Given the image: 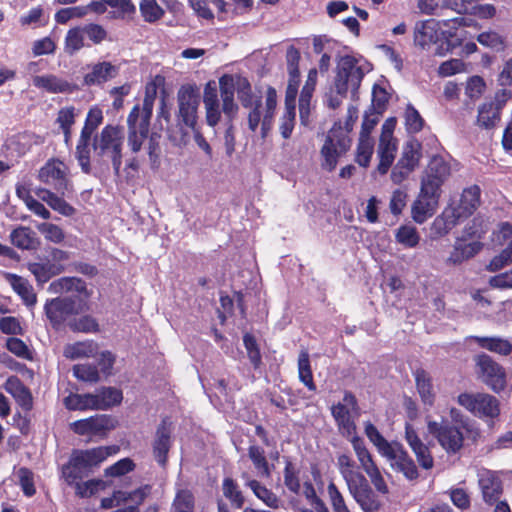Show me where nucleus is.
<instances>
[{"label":"nucleus","instance_id":"obj_48","mask_svg":"<svg viewBox=\"0 0 512 512\" xmlns=\"http://www.w3.org/2000/svg\"><path fill=\"white\" fill-rule=\"evenodd\" d=\"M364 428L367 438L376 447L381 456H383L396 443L395 441H387L371 422H366Z\"/></svg>","mask_w":512,"mask_h":512},{"label":"nucleus","instance_id":"obj_26","mask_svg":"<svg viewBox=\"0 0 512 512\" xmlns=\"http://www.w3.org/2000/svg\"><path fill=\"white\" fill-rule=\"evenodd\" d=\"M478 477L484 500L489 503L496 501L502 492L501 482L498 477L494 472L486 469L480 470Z\"/></svg>","mask_w":512,"mask_h":512},{"label":"nucleus","instance_id":"obj_58","mask_svg":"<svg viewBox=\"0 0 512 512\" xmlns=\"http://www.w3.org/2000/svg\"><path fill=\"white\" fill-rule=\"evenodd\" d=\"M171 512H194V497L188 490H180L177 492L172 506Z\"/></svg>","mask_w":512,"mask_h":512},{"label":"nucleus","instance_id":"obj_44","mask_svg":"<svg viewBox=\"0 0 512 512\" xmlns=\"http://www.w3.org/2000/svg\"><path fill=\"white\" fill-rule=\"evenodd\" d=\"M246 485L253 491L254 495L263 501V503L268 507L273 509L279 507V498L272 491L261 485L257 480L247 478Z\"/></svg>","mask_w":512,"mask_h":512},{"label":"nucleus","instance_id":"obj_14","mask_svg":"<svg viewBox=\"0 0 512 512\" xmlns=\"http://www.w3.org/2000/svg\"><path fill=\"white\" fill-rule=\"evenodd\" d=\"M151 117L139 114V105H135L127 117V145L131 152L138 153L146 141Z\"/></svg>","mask_w":512,"mask_h":512},{"label":"nucleus","instance_id":"obj_55","mask_svg":"<svg viewBox=\"0 0 512 512\" xmlns=\"http://www.w3.org/2000/svg\"><path fill=\"white\" fill-rule=\"evenodd\" d=\"M295 126V104L285 103V110L280 118L279 131L284 139L290 138Z\"/></svg>","mask_w":512,"mask_h":512},{"label":"nucleus","instance_id":"obj_62","mask_svg":"<svg viewBox=\"0 0 512 512\" xmlns=\"http://www.w3.org/2000/svg\"><path fill=\"white\" fill-rule=\"evenodd\" d=\"M242 79L243 77L240 76L223 75L219 79L221 98L234 97L235 92H237L240 87L239 80Z\"/></svg>","mask_w":512,"mask_h":512},{"label":"nucleus","instance_id":"obj_31","mask_svg":"<svg viewBox=\"0 0 512 512\" xmlns=\"http://www.w3.org/2000/svg\"><path fill=\"white\" fill-rule=\"evenodd\" d=\"M481 247V244L477 241L466 242L458 239L454 244L447 262L454 265L460 264L476 255L481 250Z\"/></svg>","mask_w":512,"mask_h":512},{"label":"nucleus","instance_id":"obj_39","mask_svg":"<svg viewBox=\"0 0 512 512\" xmlns=\"http://www.w3.org/2000/svg\"><path fill=\"white\" fill-rule=\"evenodd\" d=\"M473 339L478 343V345L487 349L491 352L500 354V355H509L512 351V344L503 338L500 337H478L475 336Z\"/></svg>","mask_w":512,"mask_h":512},{"label":"nucleus","instance_id":"obj_59","mask_svg":"<svg viewBox=\"0 0 512 512\" xmlns=\"http://www.w3.org/2000/svg\"><path fill=\"white\" fill-rule=\"evenodd\" d=\"M107 484L101 479H92L85 482H76L75 488L77 495L81 497H90L106 488Z\"/></svg>","mask_w":512,"mask_h":512},{"label":"nucleus","instance_id":"obj_12","mask_svg":"<svg viewBox=\"0 0 512 512\" xmlns=\"http://www.w3.org/2000/svg\"><path fill=\"white\" fill-rule=\"evenodd\" d=\"M351 443L360 467L369 477L375 489L382 494L388 493L389 489L383 475L373 460L371 453L366 448L363 440L359 437H353Z\"/></svg>","mask_w":512,"mask_h":512},{"label":"nucleus","instance_id":"obj_29","mask_svg":"<svg viewBox=\"0 0 512 512\" xmlns=\"http://www.w3.org/2000/svg\"><path fill=\"white\" fill-rule=\"evenodd\" d=\"M10 239L14 246L22 250H37L41 245L36 233L25 226L14 229L10 234Z\"/></svg>","mask_w":512,"mask_h":512},{"label":"nucleus","instance_id":"obj_3","mask_svg":"<svg viewBox=\"0 0 512 512\" xmlns=\"http://www.w3.org/2000/svg\"><path fill=\"white\" fill-rule=\"evenodd\" d=\"M123 131L120 127L106 125L100 133L94 135L92 148L99 163L110 161L116 174L122 165Z\"/></svg>","mask_w":512,"mask_h":512},{"label":"nucleus","instance_id":"obj_63","mask_svg":"<svg viewBox=\"0 0 512 512\" xmlns=\"http://www.w3.org/2000/svg\"><path fill=\"white\" fill-rule=\"evenodd\" d=\"M73 375L81 381L95 383L99 377V371L91 364H77L73 367Z\"/></svg>","mask_w":512,"mask_h":512},{"label":"nucleus","instance_id":"obj_32","mask_svg":"<svg viewBox=\"0 0 512 512\" xmlns=\"http://www.w3.org/2000/svg\"><path fill=\"white\" fill-rule=\"evenodd\" d=\"M4 278L27 305L33 306L36 303L33 287L26 279L11 273H5Z\"/></svg>","mask_w":512,"mask_h":512},{"label":"nucleus","instance_id":"obj_7","mask_svg":"<svg viewBox=\"0 0 512 512\" xmlns=\"http://www.w3.org/2000/svg\"><path fill=\"white\" fill-rule=\"evenodd\" d=\"M351 146V139L342 129L340 123H336L329 130L320 150V165L325 171L335 170L338 159L344 155Z\"/></svg>","mask_w":512,"mask_h":512},{"label":"nucleus","instance_id":"obj_23","mask_svg":"<svg viewBox=\"0 0 512 512\" xmlns=\"http://www.w3.org/2000/svg\"><path fill=\"white\" fill-rule=\"evenodd\" d=\"M347 489L363 512H377L379 510L381 502L369 486L366 478Z\"/></svg>","mask_w":512,"mask_h":512},{"label":"nucleus","instance_id":"obj_18","mask_svg":"<svg viewBox=\"0 0 512 512\" xmlns=\"http://www.w3.org/2000/svg\"><path fill=\"white\" fill-rule=\"evenodd\" d=\"M382 457L387 459L392 470L402 473L407 480L417 479V467L399 442H396Z\"/></svg>","mask_w":512,"mask_h":512},{"label":"nucleus","instance_id":"obj_43","mask_svg":"<svg viewBox=\"0 0 512 512\" xmlns=\"http://www.w3.org/2000/svg\"><path fill=\"white\" fill-rule=\"evenodd\" d=\"M420 158L421 144L417 140H410L404 145L398 162L414 170L418 166Z\"/></svg>","mask_w":512,"mask_h":512},{"label":"nucleus","instance_id":"obj_57","mask_svg":"<svg viewBox=\"0 0 512 512\" xmlns=\"http://www.w3.org/2000/svg\"><path fill=\"white\" fill-rule=\"evenodd\" d=\"M239 84L237 95L244 108L248 109L261 104L260 98L252 93L251 85L246 78L239 80Z\"/></svg>","mask_w":512,"mask_h":512},{"label":"nucleus","instance_id":"obj_15","mask_svg":"<svg viewBox=\"0 0 512 512\" xmlns=\"http://www.w3.org/2000/svg\"><path fill=\"white\" fill-rule=\"evenodd\" d=\"M476 365L482 381L494 392L500 393L506 388L505 369L490 356L481 354L476 357Z\"/></svg>","mask_w":512,"mask_h":512},{"label":"nucleus","instance_id":"obj_11","mask_svg":"<svg viewBox=\"0 0 512 512\" xmlns=\"http://www.w3.org/2000/svg\"><path fill=\"white\" fill-rule=\"evenodd\" d=\"M351 443L360 467L369 477L375 489L382 494L388 493L389 489L383 475L373 460L371 453L366 448L363 440L359 437H353Z\"/></svg>","mask_w":512,"mask_h":512},{"label":"nucleus","instance_id":"obj_33","mask_svg":"<svg viewBox=\"0 0 512 512\" xmlns=\"http://www.w3.org/2000/svg\"><path fill=\"white\" fill-rule=\"evenodd\" d=\"M171 429L165 422L158 428L153 445L154 456L160 465H165L170 448Z\"/></svg>","mask_w":512,"mask_h":512},{"label":"nucleus","instance_id":"obj_1","mask_svg":"<svg viewBox=\"0 0 512 512\" xmlns=\"http://www.w3.org/2000/svg\"><path fill=\"white\" fill-rule=\"evenodd\" d=\"M48 291L52 294H73L70 297L55 298L47 301L45 312L54 326L62 324L72 315L88 310L90 292L85 282L79 278H59L49 285Z\"/></svg>","mask_w":512,"mask_h":512},{"label":"nucleus","instance_id":"obj_17","mask_svg":"<svg viewBox=\"0 0 512 512\" xmlns=\"http://www.w3.org/2000/svg\"><path fill=\"white\" fill-rule=\"evenodd\" d=\"M38 178L44 184L52 187L62 195L69 187L68 167L59 160H49L38 173Z\"/></svg>","mask_w":512,"mask_h":512},{"label":"nucleus","instance_id":"obj_28","mask_svg":"<svg viewBox=\"0 0 512 512\" xmlns=\"http://www.w3.org/2000/svg\"><path fill=\"white\" fill-rule=\"evenodd\" d=\"M95 130L84 124L76 146V158L84 173L90 172V142Z\"/></svg>","mask_w":512,"mask_h":512},{"label":"nucleus","instance_id":"obj_50","mask_svg":"<svg viewBox=\"0 0 512 512\" xmlns=\"http://www.w3.org/2000/svg\"><path fill=\"white\" fill-rule=\"evenodd\" d=\"M249 458L251 459L257 474L263 478H269L271 475L270 466L264 455V450L259 446H250L248 451Z\"/></svg>","mask_w":512,"mask_h":512},{"label":"nucleus","instance_id":"obj_38","mask_svg":"<svg viewBox=\"0 0 512 512\" xmlns=\"http://www.w3.org/2000/svg\"><path fill=\"white\" fill-rule=\"evenodd\" d=\"M277 106V93L272 87H269L266 91L265 99V111L262 120L261 137L264 139L272 128V121Z\"/></svg>","mask_w":512,"mask_h":512},{"label":"nucleus","instance_id":"obj_16","mask_svg":"<svg viewBox=\"0 0 512 512\" xmlns=\"http://www.w3.org/2000/svg\"><path fill=\"white\" fill-rule=\"evenodd\" d=\"M116 426V421L108 415H95L69 424L70 429L81 436H104Z\"/></svg>","mask_w":512,"mask_h":512},{"label":"nucleus","instance_id":"obj_9","mask_svg":"<svg viewBox=\"0 0 512 512\" xmlns=\"http://www.w3.org/2000/svg\"><path fill=\"white\" fill-rule=\"evenodd\" d=\"M396 127V119L388 118L385 120L381 127V135L377 148V156L379 164L377 171L384 175L386 174L395 160L397 151V141L394 138V130Z\"/></svg>","mask_w":512,"mask_h":512},{"label":"nucleus","instance_id":"obj_53","mask_svg":"<svg viewBox=\"0 0 512 512\" xmlns=\"http://www.w3.org/2000/svg\"><path fill=\"white\" fill-rule=\"evenodd\" d=\"M298 374L300 381L311 391H315L316 386L313 382L312 371L310 367L309 354L307 351H301L298 358Z\"/></svg>","mask_w":512,"mask_h":512},{"label":"nucleus","instance_id":"obj_45","mask_svg":"<svg viewBox=\"0 0 512 512\" xmlns=\"http://www.w3.org/2000/svg\"><path fill=\"white\" fill-rule=\"evenodd\" d=\"M476 40L480 45L496 52L504 51L507 47L505 37L493 30L478 34Z\"/></svg>","mask_w":512,"mask_h":512},{"label":"nucleus","instance_id":"obj_42","mask_svg":"<svg viewBox=\"0 0 512 512\" xmlns=\"http://www.w3.org/2000/svg\"><path fill=\"white\" fill-rule=\"evenodd\" d=\"M96 399L97 410H106L122 401V392L116 388H103L93 393Z\"/></svg>","mask_w":512,"mask_h":512},{"label":"nucleus","instance_id":"obj_51","mask_svg":"<svg viewBox=\"0 0 512 512\" xmlns=\"http://www.w3.org/2000/svg\"><path fill=\"white\" fill-rule=\"evenodd\" d=\"M396 241L406 248H414L419 244L420 235L411 225L400 226L395 233Z\"/></svg>","mask_w":512,"mask_h":512},{"label":"nucleus","instance_id":"obj_60","mask_svg":"<svg viewBox=\"0 0 512 512\" xmlns=\"http://www.w3.org/2000/svg\"><path fill=\"white\" fill-rule=\"evenodd\" d=\"M36 228L44 236V238L47 241H50L52 243H55V244L61 243L65 238V234H64L63 230L59 226H57L53 223H48V222L39 223L36 226Z\"/></svg>","mask_w":512,"mask_h":512},{"label":"nucleus","instance_id":"obj_2","mask_svg":"<svg viewBox=\"0 0 512 512\" xmlns=\"http://www.w3.org/2000/svg\"><path fill=\"white\" fill-rule=\"evenodd\" d=\"M371 69V64L361 56H340L337 60L334 91L342 97L350 93L356 99L362 79Z\"/></svg>","mask_w":512,"mask_h":512},{"label":"nucleus","instance_id":"obj_41","mask_svg":"<svg viewBox=\"0 0 512 512\" xmlns=\"http://www.w3.org/2000/svg\"><path fill=\"white\" fill-rule=\"evenodd\" d=\"M28 269L37 281L46 282L52 276L62 273L64 266L62 264H51L50 261H47L46 263H30Z\"/></svg>","mask_w":512,"mask_h":512},{"label":"nucleus","instance_id":"obj_13","mask_svg":"<svg viewBox=\"0 0 512 512\" xmlns=\"http://www.w3.org/2000/svg\"><path fill=\"white\" fill-rule=\"evenodd\" d=\"M178 118L187 127L194 129L197 126L200 96L196 87L183 85L177 93Z\"/></svg>","mask_w":512,"mask_h":512},{"label":"nucleus","instance_id":"obj_30","mask_svg":"<svg viewBox=\"0 0 512 512\" xmlns=\"http://www.w3.org/2000/svg\"><path fill=\"white\" fill-rule=\"evenodd\" d=\"M337 468L346 483L347 488L364 479V475L356 469L354 460L348 454L341 453L337 456Z\"/></svg>","mask_w":512,"mask_h":512},{"label":"nucleus","instance_id":"obj_37","mask_svg":"<svg viewBox=\"0 0 512 512\" xmlns=\"http://www.w3.org/2000/svg\"><path fill=\"white\" fill-rule=\"evenodd\" d=\"M500 118L501 112L498 111V107L484 102L478 107L476 125L483 129H492L500 121Z\"/></svg>","mask_w":512,"mask_h":512},{"label":"nucleus","instance_id":"obj_56","mask_svg":"<svg viewBox=\"0 0 512 512\" xmlns=\"http://www.w3.org/2000/svg\"><path fill=\"white\" fill-rule=\"evenodd\" d=\"M191 7L199 17L212 19L213 13L209 8L210 4L216 6L220 12L225 11V3L222 0H189Z\"/></svg>","mask_w":512,"mask_h":512},{"label":"nucleus","instance_id":"obj_27","mask_svg":"<svg viewBox=\"0 0 512 512\" xmlns=\"http://www.w3.org/2000/svg\"><path fill=\"white\" fill-rule=\"evenodd\" d=\"M4 388L23 409L30 410L32 408V394L19 378L15 376L9 377L4 384Z\"/></svg>","mask_w":512,"mask_h":512},{"label":"nucleus","instance_id":"obj_8","mask_svg":"<svg viewBox=\"0 0 512 512\" xmlns=\"http://www.w3.org/2000/svg\"><path fill=\"white\" fill-rule=\"evenodd\" d=\"M458 403L479 418L493 419L500 413L499 401L487 393H462Z\"/></svg>","mask_w":512,"mask_h":512},{"label":"nucleus","instance_id":"obj_36","mask_svg":"<svg viewBox=\"0 0 512 512\" xmlns=\"http://www.w3.org/2000/svg\"><path fill=\"white\" fill-rule=\"evenodd\" d=\"M418 394L425 405L432 406L435 401V392L431 378L424 370H417L414 373Z\"/></svg>","mask_w":512,"mask_h":512},{"label":"nucleus","instance_id":"obj_40","mask_svg":"<svg viewBox=\"0 0 512 512\" xmlns=\"http://www.w3.org/2000/svg\"><path fill=\"white\" fill-rule=\"evenodd\" d=\"M64 405L69 410H97L94 394H70L64 399Z\"/></svg>","mask_w":512,"mask_h":512},{"label":"nucleus","instance_id":"obj_46","mask_svg":"<svg viewBox=\"0 0 512 512\" xmlns=\"http://www.w3.org/2000/svg\"><path fill=\"white\" fill-rule=\"evenodd\" d=\"M118 493L123 494L120 497V504L127 506L135 507L137 511V507L145 500V498L150 494V487L148 485L141 486L133 491L126 490H118Z\"/></svg>","mask_w":512,"mask_h":512},{"label":"nucleus","instance_id":"obj_34","mask_svg":"<svg viewBox=\"0 0 512 512\" xmlns=\"http://www.w3.org/2000/svg\"><path fill=\"white\" fill-rule=\"evenodd\" d=\"M64 356L68 359H81L94 357L98 353V345L94 341L88 340L69 344L64 348Z\"/></svg>","mask_w":512,"mask_h":512},{"label":"nucleus","instance_id":"obj_5","mask_svg":"<svg viewBox=\"0 0 512 512\" xmlns=\"http://www.w3.org/2000/svg\"><path fill=\"white\" fill-rule=\"evenodd\" d=\"M480 188L477 185L463 190L457 207L446 209L435 218L432 229L438 235L447 234L460 218L472 215L480 205Z\"/></svg>","mask_w":512,"mask_h":512},{"label":"nucleus","instance_id":"obj_20","mask_svg":"<svg viewBox=\"0 0 512 512\" xmlns=\"http://www.w3.org/2000/svg\"><path fill=\"white\" fill-rule=\"evenodd\" d=\"M86 70L83 76L86 86H103L119 75L120 66L111 61H98L87 65Z\"/></svg>","mask_w":512,"mask_h":512},{"label":"nucleus","instance_id":"obj_47","mask_svg":"<svg viewBox=\"0 0 512 512\" xmlns=\"http://www.w3.org/2000/svg\"><path fill=\"white\" fill-rule=\"evenodd\" d=\"M374 153L373 138H358L356 147L355 161L362 167H368Z\"/></svg>","mask_w":512,"mask_h":512},{"label":"nucleus","instance_id":"obj_25","mask_svg":"<svg viewBox=\"0 0 512 512\" xmlns=\"http://www.w3.org/2000/svg\"><path fill=\"white\" fill-rule=\"evenodd\" d=\"M32 82L36 88L53 94L70 93L74 90V86L70 82L54 74L34 76Z\"/></svg>","mask_w":512,"mask_h":512},{"label":"nucleus","instance_id":"obj_22","mask_svg":"<svg viewBox=\"0 0 512 512\" xmlns=\"http://www.w3.org/2000/svg\"><path fill=\"white\" fill-rule=\"evenodd\" d=\"M450 176V167L442 157H433L428 164L421 186L431 188L432 191L441 193V186Z\"/></svg>","mask_w":512,"mask_h":512},{"label":"nucleus","instance_id":"obj_61","mask_svg":"<svg viewBox=\"0 0 512 512\" xmlns=\"http://www.w3.org/2000/svg\"><path fill=\"white\" fill-rule=\"evenodd\" d=\"M327 494L334 512H350L342 493L332 481L327 486Z\"/></svg>","mask_w":512,"mask_h":512},{"label":"nucleus","instance_id":"obj_49","mask_svg":"<svg viewBox=\"0 0 512 512\" xmlns=\"http://www.w3.org/2000/svg\"><path fill=\"white\" fill-rule=\"evenodd\" d=\"M84 32L82 27H74L69 29L64 41V50L68 55H73L82 49L85 45L84 43Z\"/></svg>","mask_w":512,"mask_h":512},{"label":"nucleus","instance_id":"obj_54","mask_svg":"<svg viewBox=\"0 0 512 512\" xmlns=\"http://www.w3.org/2000/svg\"><path fill=\"white\" fill-rule=\"evenodd\" d=\"M77 112L74 107H64L60 109L57 116V122L64 133L65 142L68 143L71 138V128L75 123Z\"/></svg>","mask_w":512,"mask_h":512},{"label":"nucleus","instance_id":"obj_10","mask_svg":"<svg viewBox=\"0 0 512 512\" xmlns=\"http://www.w3.org/2000/svg\"><path fill=\"white\" fill-rule=\"evenodd\" d=\"M351 443L360 467L369 477L375 489L382 494L388 493L389 489L383 475L373 460L371 453L366 448L363 440L359 437H353Z\"/></svg>","mask_w":512,"mask_h":512},{"label":"nucleus","instance_id":"obj_52","mask_svg":"<svg viewBox=\"0 0 512 512\" xmlns=\"http://www.w3.org/2000/svg\"><path fill=\"white\" fill-rule=\"evenodd\" d=\"M139 10L143 20L148 23H155L164 15V9L156 0H141Z\"/></svg>","mask_w":512,"mask_h":512},{"label":"nucleus","instance_id":"obj_6","mask_svg":"<svg viewBox=\"0 0 512 512\" xmlns=\"http://www.w3.org/2000/svg\"><path fill=\"white\" fill-rule=\"evenodd\" d=\"M449 23L450 20L439 21L436 19L417 21L413 29V39L415 46L423 50H428L433 44H438L439 42L445 40L446 43L442 42L437 47L436 54L442 56L450 51L452 45L448 42V37L451 34L443 30V27L448 26Z\"/></svg>","mask_w":512,"mask_h":512},{"label":"nucleus","instance_id":"obj_35","mask_svg":"<svg viewBox=\"0 0 512 512\" xmlns=\"http://www.w3.org/2000/svg\"><path fill=\"white\" fill-rule=\"evenodd\" d=\"M332 415L335 418L342 435L349 437L350 441L355 436L356 426L351 419V411L340 404L332 407Z\"/></svg>","mask_w":512,"mask_h":512},{"label":"nucleus","instance_id":"obj_4","mask_svg":"<svg viewBox=\"0 0 512 512\" xmlns=\"http://www.w3.org/2000/svg\"><path fill=\"white\" fill-rule=\"evenodd\" d=\"M118 450L116 446H100L73 452L69 463L62 468L65 481L70 485L75 483L87 470L99 466L108 457L115 455Z\"/></svg>","mask_w":512,"mask_h":512},{"label":"nucleus","instance_id":"obj_64","mask_svg":"<svg viewBox=\"0 0 512 512\" xmlns=\"http://www.w3.org/2000/svg\"><path fill=\"white\" fill-rule=\"evenodd\" d=\"M423 119L419 112L412 106L407 105L405 110V125L410 133H417L423 127Z\"/></svg>","mask_w":512,"mask_h":512},{"label":"nucleus","instance_id":"obj_19","mask_svg":"<svg viewBox=\"0 0 512 512\" xmlns=\"http://www.w3.org/2000/svg\"><path fill=\"white\" fill-rule=\"evenodd\" d=\"M440 193L432 191L427 186L420 188V193L411 208L412 219L418 223H424L432 217L438 207Z\"/></svg>","mask_w":512,"mask_h":512},{"label":"nucleus","instance_id":"obj_24","mask_svg":"<svg viewBox=\"0 0 512 512\" xmlns=\"http://www.w3.org/2000/svg\"><path fill=\"white\" fill-rule=\"evenodd\" d=\"M405 439L414 452L417 461L424 469H431L434 461L430 454L428 447L423 444L421 439L418 437L416 430L412 425L406 424L405 426Z\"/></svg>","mask_w":512,"mask_h":512},{"label":"nucleus","instance_id":"obj_21","mask_svg":"<svg viewBox=\"0 0 512 512\" xmlns=\"http://www.w3.org/2000/svg\"><path fill=\"white\" fill-rule=\"evenodd\" d=\"M428 432L434 435L439 444L449 453H455L463 445L462 433L454 427L439 424L436 421H427Z\"/></svg>","mask_w":512,"mask_h":512}]
</instances>
